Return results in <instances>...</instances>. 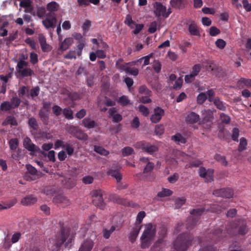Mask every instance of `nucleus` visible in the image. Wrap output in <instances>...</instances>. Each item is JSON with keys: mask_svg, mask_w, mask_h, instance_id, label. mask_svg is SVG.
<instances>
[{"mask_svg": "<svg viewBox=\"0 0 251 251\" xmlns=\"http://www.w3.org/2000/svg\"><path fill=\"white\" fill-rule=\"evenodd\" d=\"M74 236L70 228L62 227L61 230L58 232L55 237V239L50 240V244L52 245H49V248H51L52 251H60V247L65 243V248H70L72 246V242Z\"/></svg>", "mask_w": 251, "mask_h": 251, "instance_id": "obj_1", "label": "nucleus"}, {"mask_svg": "<svg viewBox=\"0 0 251 251\" xmlns=\"http://www.w3.org/2000/svg\"><path fill=\"white\" fill-rule=\"evenodd\" d=\"M193 240L194 237L190 233L180 234L174 242V248L176 251H187Z\"/></svg>", "mask_w": 251, "mask_h": 251, "instance_id": "obj_2", "label": "nucleus"}, {"mask_svg": "<svg viewBox=\"0 0 251 251\" xmlns=\"http://www.w3.org/2000/svg\"><path fill=\"white\" fill-rule=\"evenodd\" d=\"M156 234V228L152 224L145 225V230L141 237V248H148L154 239Z\"/></svg>", "mask_w": 251, "mask_h": 251, "instance_id": "obj_3", "label": "nucleus"}, {"mask_svg": "<svg viewBox=\"0 0 251 251\" xmlns=\"http://www.w3.org/2000/svg\"><path fill=\"white\" fill-rule=\"evenodd\" d=\"M205 211L203 207L193 209L190 211V214L193 215L188 218L186 221V228L188 230L192 229L199 221V217Z\"/></svg>", "mask_w": 251, "mask_h": 251, "instance_id": "obj_4", "label": "nucleus"}, {"mask_svg": "<svg viewBox=\"0 0 251 251\" xmlns=\"http://www.w3.org/2000/svg\"><path fill=\"white\" fill-rule=\"evenodd\" d=\"M135 148L138 149H141L143 151L148 153L151 155H153L158 151V148L157 146L151 144L150 143L147 142L145 141H142L137 142L135 145Z\"/></svg>", "mask_w": 251, "mask_h": 251, "instance_id": "obj_5", "label": "nucleus"}, {"mask_svg": "<svg viewBox=\"0 0 251 251\" xmlns=\"http://www.w3.org/2000/svg\"><path fill=\"white\" fill-rule=\"evenodd\" d=\"M104 193V191L100 189L94 190L92 192L93 204L100 209H104L105 206L103 198Z\"/></svg>", "mask_w": 251, "mask_h": 251, "instance_id": "obj_6", "label": "nucleus"}, {"mask_svg": "<svg viewBox=\"0 0 251 251\" xmlns=\"http://www.w3.org/2000/svg\"><path fill=\"white\" fill-rule=\"evenodd\" d=\"M68 132L76 138L80 140H86L88 138V135L82 130L74 126H70L68 128Z\"/></svg>", "mask_w": 251, "mask_h": 251, "instance_id": "obj_7", "label": "nucleus"}, {"mask_svg": "<svg viewBox=\"0 0 251 251\" xmlns=\"http://www.w3.org/2000/svg\"><path fill=\"white\" fill-rule=\"evenodd\" d=\"M154 14L156 17H159L161 16L165 18L169 17L171 13V11L168 10L166 12V7L161 3L156 2L154 5Z\"/></svg>", "mask_w": 251, "mask_h": 251, "instance_id": "obj_8", "label": "nucleus"}, {"mask_svg": "<svg viewBox=\"0 0 251 251\" xmlns=\"http://www.w3.org/2000/svg\"><path fill=\"white\" fill-rule=\"evenodd\" d=\"M47 18L42 21V24L46 28H54L57 24V19L54 14L48 13L46 15Z\"/></svg>", "mask_w": 251, "mask_h": 251, "instance_id": "obj_9", "label": "nucleus"}, {"mask_svg": "<svg viewBox=\"0 0 251 251\" xmlns=\"http://www.w3.org/2000/svg\"><path fill=\"white\" fill-rule=\"evenodd\" d=\"M213 170L208 169L206 170L205 168L201 167L199 170V174L200 177L205 179L207 182H211L213 180Z\"/></svg>", "mask_w": 251, "mask_h": 251, "instance_id": "obj_10", "label": "nucleus"}, {"mask_svg": "<svg viewBox=\"0 0 251 251\" xmlns=\"http://www.w3.org/2000/svg\"><path fill=\"white\" fill-rule=\"evenodd\" d=\"M213 194L215 196L226 198H232L234 194L233 190L229 188L215 190Z\"/></svg>", "mask_w": 251, "mask_h": 251, "instance_id": "obj_11", "label": "nucleus"}, {"mask_svg": "<svg viewBox=\"0 0 251 251\" xmlns=\"http://www.w3.org/2000/svg\"><path fill=\"white\" fill-rule=\"evenodd\" d=\"M164 115V111L159 107H157L154 109V113L151 117V121L154 123L159 122Z\"/></svg>", "mask_w": 251, "mask_h": 251, "instance_id": "obj_12", "label": "nucleus"}, {"mask_svg": "<svg viewBox=\"0 0 251 251\" xmlns=\"http://www.w3.org/2000/svg\"><path fill=\"white\" fill-rule=\"evenodd\" d=\"M53 202L62 207L67 206L70 204V201L66 197L61 195H58L53 198Z\"/></svg>", "mask_w": 251, "mask_h": 251, "instance_id": "obj_13", "label": "nucleus"}, {"mask_svg": "<svg viewBox=\"0 0 251 251\" xmlns=\"http://www.w3.org/2000/svg\"><path fill=\"white\" fill-rule=\"evenodd\" d=\"M94 245V241L90 239L84 240L78 251H91Z\"/></svg>", "mask_w": 251, "mask_h": 251, "instance_id": "obj_14", "label": "nucleus"}, {"mask_svg": "<svg viewBox=\"0 0 251 251\" xmlns=\"http://www.w3.org/2000/svg\"><path fill=\"white\" fill-rule=\"evenodd\" d=\"M188 31L191 35L200 36V32L196 23L194 21H191L188 25Z\"/></svg>", "mask_w": 251, "mask_h": 251, "instance_id": "obj_15", "label": "nucleus"}, {"mask_svg": "<svg viewBox=\"0 0 251 251\" xmlns=\"http://www.w3.org/2000/svg\"><path fill=\"white\" fill-rule=\"evenodd\" d=\"M116 112L117 110L115 107L111 108L108 110L109 116L112 117V122L118 123L122 120V116L121 114L116 113Z\"/></svg>", "mask_w": 251, "mask_h": 251, "instance_id": "obj_16", "label": "nucleus"}, {"mask_svg": "<svg viewBox=\"0 0 251 251\" xmlns=\"http://www.w3.org/2000/svg\"><path fill=\"white\" fill-rule=\"evenodd\" d=\"M82 125L88 129L93 128L98 126V124L95 121L88 117H86L83 119Z\"/></svg>", "mask_w": 251, "mask_h": 251, "instance_id": "obj_17", "label": "nucleus"}, {"mask_svg": "<svg viewBox=\"0 0 251 251\" xmlns=\"http://www.w3.org/2000/svg\"><path fill=\"white\" fill-rule=\"evenodd\" d=\"M37 201L36 197L33 195H28L21 200V203L24 205H29L35 203Z\"/></svg>", "mask_w": 251, "mask_h": 251, "instance_id": "obj_18", "label": "nucleus"}, {"mask_svg": "<svg viewBox=\"0 0 251 251\" xmlns=\"http://www.w3.org/2000/svg\"><path fill=\"white\" fill-rule=\"evenodd\" d=\"M239 224L236 227V229L238 230V234L240 235H245L248 232V228L247 227L246 223L243 220L239 221Z\"/></svg>", "mask_w": 251, "mask_h": 251, "instance_id": "obj_19", "label": "nucleus"}, {"mask_svg": "<svg viewBox=\"0 0 251 251\" xmlns=\"http://www.w3.org/2000/svg\"><path fill=\"white\" fill-rule=\"evenodd\" d=\"M141 228V226H136L130 233L128 239L131 243H133L136 240Z\"/></svg>", "mask_w": 251, "mask_h": 251, "instance_id": "obj_20", "label": "nucleus"}, {"mask_svg": "<svg viewBox=\"0 0 251 251\" xmlns=\"http://www.w3.org/2000/svg\"><path fill=\"white\" fill-rule=\"evenodd\" d=\"M23 145L24 147L29 151H35V145L32 143L31 139L28 137H26L24 138Z\"/></svg>", "mask_w": 251, "mask_h": 251, "instance_id": "obj_21", "label": "nucleus"}, {"mask_svg": "<svg viewBox=\"0 0 251 251\" xmlns=\"http://www.w3.org/2000/svg\"><path fill=\"white\" fill-rule=\"evenodd\" d=\"M50 112L46 111L43 109H40L39 112V116L43 124L45 125H48Z\"/></svg>", "mask_w": 251, "mask_h": 251, "instance_id": "obj_22", "label": "nucleus"}, {"mask_svg": "<svg viewBox=\"0 0 251 251\" xmlns=\"http://www.w3.org/2000/svg\"><path fill=\"white\" fill-rule=\"evenodd\" d=\"M237 85L240 89H243L245 87H251V79L241 78L238 81Z\"/></svg>", "mask_w": 251, "mask_h": 251, "instance_id": "obj_23", "label": "nucleus"}, {"mask_svg": "<svg viewBox=\"0 0 251 251\" xmlns=\"http://www.w3.org/2000/svg\"><path fill=\"white\" fill-rule=\"evenodd\" d=\"M200 119L199 115L194 112L189 113L186 118V122L188 124L196 123Z\"/></svg>", "mask_w": 251, "mask_h": 251, "instance_id": "obj_24", "label": "nucleus"}, {"mask_svg": "<svg viewBox=\"0 0 251 251\" xmlns=\"http://www.w3.org/2000/svg\"><path fill=\"white\" fill-rule=\"evenodd\" d=\"M107 174L115 178L118 183L120 182L122 179V175L117 170L110 169L107 172Z\"/></svg>", "mask_w": 251, "mask_h": 251, "instance_id": "obj_25", "label": "nucleus"}, {"mask_svg": "<svg viewBox=\"0 0 251 251\" xmlns=\"http://www.w3.org/2000/svg\"><path fill=\"white\" fill-rule=\"evenodd\" d=\"M73 40L72 38H66L61 43L59 46V49L61 50H66L73 43Z\"/></svg>", "mask_w": 251, "mask_h": 251, "instance_id": "obj_26", "label": "nucleus"}, {"mask_svg": "<svg viewBox=\"0 0 251 251\" xmlns=\"http://www.w3.org/2000/svg\"><path fill=\"white\" fill-rule=\"evenodd\" d=\"M171 139L178 144H185L186 142V139L180 133H176L172 136Z\"/></svg>", "mask_w": 251, "mask_h": 251, "instance_id": "obj_27", "label": "nucleus"}, {"mask_svg": "<svg viewBox=\"0 0 251 251\" xmlns=\"http://www.w3.org/2000/svg\"><path fill=\"white\" fill-rule=\"evenodd\" d=\"M21 102V100L20 98L18 97L15 96L12 97L10 101H9V104H10L11 107L12 109L18 108L20 103Z\"/></svg>", "mask_w": 251, "mask_h": 251, "instance_id": "obj_28", "label": "nucleus"}, {"mask_svg": "<svg viewBox=\"0 0 251 251\" xmlns=\"http://www.w3.org/2000/svg\"><path fill=\"white\" fill-rule=\"evenodd\" d=\"M213 102L214 105L218 109L222 111L226 110V107L225 105V103H224L222 101L220 100L219 98H215Z\"/></svg>", "mask_w": 251, "mask_h": 251, "instance_id": "obj_29", "label": "nucleus"}, {"mask_svg": "<svg viewBox=\"0 0 251 251\" xmlns=\"http://www.w3.org/2000/svg\"><path fill=\"white\" fill-rule=\"evenodd\" d=\"M26 95L27 98L31 97L34 99L35 97L38 96L40 93V88L38 86L32 88Z\"/></svg>", "mask_w": 251, "mask_h": 251, "instance_id": "obj_30", "label": "nucleus"}, {"mask_svg": "<svg viewBox=\"0 0 251 251\" xmlns=\"http://www.w3.org/2000/svg\"><path fill=\"white\" fill-rule=\"evenodd\" d=\"M170 4L172 7L177 9H182L184 6L183 0H171Z\"/></svg>", "mask_w": 251, "mask_h": 251, "instance_id": "obj_31", "label": "nucleus"}, {"mask_svg": "<svg viewBox=\"0 0 251 251\" xmlns=\"http://www.w3.org/2000/svg\"><path fill=\"white\" fill-rule=\"evenodd\" d=\"M59 8V4L55 1H51L47 4V8L50 12L57 11Z\"/></svg>", "mask_w": 251, "mask_h": 251, "instance_id": "obj_32", "label": "nucleus"}, {"mask_svg": "<svg viewBox=\"0 0 251 251\" xmlns=\"http://www.w3.org/2000/svg\"><path fill=\"white\" fill-rule=\"evenodd\" d=\"M139 93L143 96H151V91L146 85H142L139 87Z\"/></svg>", "mask_w": 251, "mask_h": 251, "instance_id": "obj_33", "label": "nucleus"}, {"mask_svg": "<svg viewBox=\"0 0 251 251\" xmlns=\"http://www.w3.org/2000/svg\"><path fill=\"white\" fill-rule=\"evenodd\" d=\"M18 72L23 77L29 76L34 74L33 71L28 68H25L22 70H19Z\"/></svg>", "mask_w": 251, "mask_h": 251, "instance_id": "obj_34", "label": "nucleus"}, {"mask_svg": "<svg viewBox=\"0 0 251 251\" xmlns=\"http://www.w3.org/2000/svg\"><path fill=\"white\" fill-rule=\"evenodd\" d=\"M153 57V53H151L149 55L141 57V58L137 60V62L141 63L143 60H144V63L143 66H145L150 64V60Z\"/></svg>", "mask_w": 251, "mask_h": 251, "instance_id": "obj_35", "label": "nucleus"}, {"mask_svg": "<svg viewBox=\"0 0 251 251\" xmlns=\"http://www.w3.org/2000/svg\"><path fill=\"white\" fill-rule=\"evenodd\" d=\"M27 172L28 173L32 176L31 177L32 180H34L37 174V170L30 164H28L26 166Z\"/></svg>", "mask_w": 251, "mask_h": 251, "instance_id": "obj_36", "label": "nucleus"}, {"mask_svg": "<svg viewBox=\"0 0 251 251\" xmlns=\"http://www.w3.org/2000/svg\"><path fill=\"white\" fill-rule=\"evenodd\" d=\"M28 124L30 127L34 130H37L38 128V125L37 120L34 117L30 118L28 121Z\"/></svg>", "mask_w": 251, "mask_h": 251, "instance_id": "obj_37", "label": "nucleus"}, {"mask_svg": "<svg viewBox=\"0 0 251 251\" xmlns=\"http://www.w3.org/2000/svg\"><path fill=\"white\" fill-rule=\"evenodd\" d=\"M29 92V89L28 86H22L19 88L18 90V93L19 97H23L24 96L27 95Z\"/></svg>", "mask_w": 251, "mask_h": 251, "instance_id": "obj_38", "label": "nucleus"}, {"mask_svg": "<svg viewBox=\"0 0 251 251\" xmlns=\"http://www.w3.org/2000/svg\"><path fill=\"white\" fill-rule=\"evenodd\" d=\"M55 191L54 188L51 186H46L44 188L42 192L47 196L50 197L54 194Z\"/></svg>", "mask_w": 251, "mask_h": 251, "instance_id": "obj_39", "label": "nucleus"}, {"mask_svg": "<svg viewBox=\"0 0 251 251\" xmlns=\"http://www.w3.org/2000/svg\"><path fill=\"white\" fill-rule=\"evenodd\" d=\"M62 113L67 119L72 120L74 118L73 111L70 108H64Z\"/></svg>", "mask_w": 251, "mask_h": 251, "instance_id": "obj_40", "label": "nucleus"}, {"mask_svg": "<svg viewBox=\"0 0 251 251\" xmlns=\"http://www.w3.org/2000/svg\"><path fill=\"white\" fill-rule=\"evenodd\" d=\"M9 148L12 151H15L18 145L19 141L17 138H12L9 141Z\"/></svg>", "mask_w": 251, "mask_h": 251, "instance_id": "obj_41", "label": "nucleus"}, {"mask_svg": "<svg viewBox=\"0 0 251 251\" xmlns=\"http://www.w3.org/2000/svg\"><path fill=\"white\" fill-rule=\"evenodd\" d=\"M116 229V227L114 226H112L110 229H107L106 228H104L102 231L103 236L105 239H108L111 233L113 232Z\"/></svg>", "mask_w": 251, "mask_h": 251, "instance_id": "obj_42", "label": "nucleus"}, {"mask_svg": "<svg viewBox=\"0 0 251 251\" xmlns=\"http://www.w3.org/2000/svg\"><path fill=\"white\" fill-rule=\"evenodd\" d=\"M173 192L168 189L163 188L162 190L158 193L157 196L159 197L163 198L172 195Z\"/></svg>", "mask_w": 251, "mask_h": 251, "instance_id": "obj_43", "label": "nucleus"}, {"mask_svg": "<svg viewBox=\"0 0 251 251\" xmlns=\"http://www.w3.org/2000/svg\"><path fill=\"white\" fill-rule=\"evenodd\" d=\"M94 151L104 156H106L109 154V152L107 151L100 146H95L94 147Z\"/></svg>", "mask_w": 251, "mask_h": 251, "instance_id": "obj_44", "label": "nucleus"}, {"mask_svg": "<svg viewBox=\"0 0 251 251\" xmlns=\"http://www.w3.org/2000/svg\"><path fill=\"white\" fill-rule=\"evenodd\" d=\"M134 152V150L130 147L124 148L122 150V153L123 156H127L132 154Z\"/></svg>", "mask_w": 251, "mask_h": 251, "instance_id": "obj_45", "label": "nucleus"}, {"mask_svg": "<svg viewBox=\"0 0 251 251\" xmlns=\"http://www.w3.org/2000/svg\"><path fill=\"white\" fill-rule=\"evenodd\" d=\"M8 25L7 22H4L0 27V36L5 37L8 34V30L4 28Z\"/></svg>", "mask_w": 251, "mask_h": 251, "instance_id": "obj_46", "label": "nucleus"}, {"mask_svg": "<svg viewBox=\"0 0 251 251\" xmlns=\"http://www.w3.org/2000/svg\"><path fill=\"white\" fill-rule=\"evenodd\" d=\"M214 158L218 161L221 162L224 166H226L227 165V161L226 159L224 156H222L219 154H216Z\"/></svg>", "mask_w": 251, "mask_h": 251, "instance_id": "obj_47", "label": "nucleus"}, {"mask_svg": "<svg viewBox=\"0 0 251 251\" xmlns=\"http://www.w3.org/2000/svg\"><path fill=\"white\" fill-rule=\"evenodd\" d=\"M0 109L2 111H8L12 109L8 101H5L2 102L0 106Z\"/></svg>", "mask_w": 251, "mask_h": 251, "instance_id": "obj_48", "label": "nucleus"}, {"mask_svg": "<svg viewBox=\"0 0 251 251\" xmlns=\"http://www.w3.org/2000/svg\"><path fill=\"white\" fill-rule=\"evenodd\" d=\"M247 145V140L242 137L240 139V144L238 147V150L240 151H242L245 150L246 149V147Z\"/></svg>", "mask_w": 251, "mask_h": 251, "instance_id": "obj_49", "label": "nucleus"}, {"mask_svg": "<svg viewBox=\"0 0 251 251\" xmlns=\"http://www.w3.org/2000/svg\"><path fill=\"white\" fill-rule=\"evenodd\" d=\"M186 199L184 198H178L175 201V208H179L181 207L185 202Z\"/></svg>", "mask_w": 251, "mask_h": 251, "instance_id": "obj_50", "label": "nucleus"}, {"mask_svg": "<svg viewBox=\"0 0 251 251\" xmlns=\"http://www.w3.org/2000/svg\"><path fill=\"white\" fill-rule=\"evenodd\" d=\"M145 216L146 213L144 211H141L138 213L136 218V222H137L138 224H136V226H140V224L142 222L143 219Z\"/></svg>", "mask_w": 251, "mask_h": 251, "instance_id": "obj_51", "label": "nucleus"}, {"mask_svg": "<svg viewBox=\"0 0 251 251\" xmlns=\"http://www.w3.org/2000/svg\"><path fill=\"white\" fill-rule=\"evenodd\" d=\"M207 99L206 94L204 93H201L197 97V102L200 104H202Z\"/></svg>", "mask_w": 251, "mask_h": 251, "instance_id": "obj_52", "label": "nucleus"}, {"mask_svg": "<svg viewBox=\"0 0 251 251\" xmlns=\"http://www.w3.org/2000/svg\"><path fill=\"white\" fill-rule=\"evenodd\" d=\"M130 100L126 96H121L118 100V102L123 106H126L129 103Z\"/></svg>", "mask_w": 251, "mask_h": 251, "instance_id": "obj_53", "label": "nucleus"}, {"mask_svg": "<svg viewBox=\"0 0 251 251\" xmlns=\"http://www.w3.org/2000/svg\"><path fill=\"white\" fill-rule=\"evenodd\" d=\"M52 112L56 116H60L62 112L63 109L58 105H55L52 107Z\"/></svg>", "mask_w": 251, "mask_h": 251, "instance_id": "obj_54", "label": "nucleus"}, {"mask_svg": "<svg viewBox=\"0 0 251 251\" xmlns=\"http://www.w3.org/2000/svg\"><path fill=\"white\" fill-rule=\"evenodd\" d=\"M201 64H197L193 67L191 74L196 76L199 74L201 70Z\"/></svg>", "mask_w": 251, "mask_h": 251, "instance_id": "obj_55", "label": "nucleus"}, {"mask_svg": "<svg viewBox=\"0 0 251 251\" xmlns=\"http://www.w3.org/2000/svg\"><path fill=\"white\" fill-rule=\"evenodd\" d=\"M220 120L223 123L226 124H229L230 121V118L229 116L223 113H221L220 116Z\"/></svg>", "mask_w": 251, "mask_h": 251, "instance_id": "obj_56", "label": "nucleus"}, {"mask_svg": "<svg viewBox=\"0 0 251 251\" xmlns=\"http://www.w3.org/2000/svg\"><path fill=\"white\" fill-rule=\"evenodd\" d=\"M152 68L156 73H159L161 69V64L158 60H154L152 65Z\"/></svg>", "mask_w": 251, "mask_h": 251, "instance_id": "obj_57", "label": "nucleus"}, {"mask_svg": "<svg viewBox=\"0 0 251 251\" xmlns=\"http://www.w3.org/2000/svg\"><path fill=\"white\" fill-rule=\"evenodd\" d=\"M139 111L145 116L147 117L149 114V109L143 105H140L138 107Z\"/></svg>", "mask_w": 251, "mask_h": 251, "instance_id": "obj_58", "label": "nucleus"}, {"mask_svg": "<svg viewBox=\"0 0 251 251\" xmlns=\"http://www.w3.org/2000/svg\"><path fill=\"white\" fill-rule=\"evenodd\" d=\"M221 31L216 26H211L209 29V35L211 36H215L220 33Z\"/></svg>", "mask_w": 251, "mask_h": 251, "instance_id": "obj_59", "label": "nucleus"}, {"mask_svg": "<svg viewBox=\"0 0 251 251\" xmlns=\"http://www.w3.org/2000/svg\"><path fill=\"white\" fill-rule=\"evenodd\" d=\"M157 24L156 21H153L152 22L149 26V28L148 29V31L150 33H154L157 29Z\"/></svg>", "mask_w": 251, "mask_h": 251, "instance_id": "obj_60", "label": "nucleus"}, {"mask_svg": "<svg viewBox=\"0 0 251 251\" xmlns=\"http://www.w3.org/2000/svg\"><path fill=\"white\" fill-rule=\"evenodd\" d=\"M126 73L130 74L131 75L136 76L139 73V71L137 68H131L128 67V68H126Z\"/></svg>", "mask_w": 251, "mask_h": 251, "instance_id": "obj_61", "label": "nucleus"}, {"mask_svg": "<svg viewBox=\"0 0 251 251\" xmlns=\"http://www.w3.org/2000/svg\"><path fill=\"white\" fill-rule=\"evenodd\" d=\"M239 135V130L237 127L233 128L232 130V139L235 141H238V137Z\"/></svg>", "mask_w": 251, "mask_h": 251, "instance_id": "obj_62", "label": "nucleus"}, {"mask_svg": "<svg viewBox=\"0 0 251 251\" xmlns=\"http://www.w3.org/2000/svg\"><path fill=\"white\" fill-rule=\"evenodd\" d=\"M154 167V163L151 162H148L145 167L143 172L144 173L150 172L153 170Z\"/></svg>", "mask_w": 251, "mask_h": 251, "instance_id": "obj_63", "label": "nucleus"}, {"mask_svg": "<svg viewBox=\"0 0 251 251\" xmlns=\"http://www.w3.org/2000/svg\"><path fill=\"white\" fill-rule=\"evenodd\" d=\"M91 25V22L90 20H86L82 25V28L84 32L85 33L87 32Z\"/></svg>", "mask_w": 251, "mask_h": 251, "instance_id": "obj_64", "label": "nucleus"}]
</instances>
